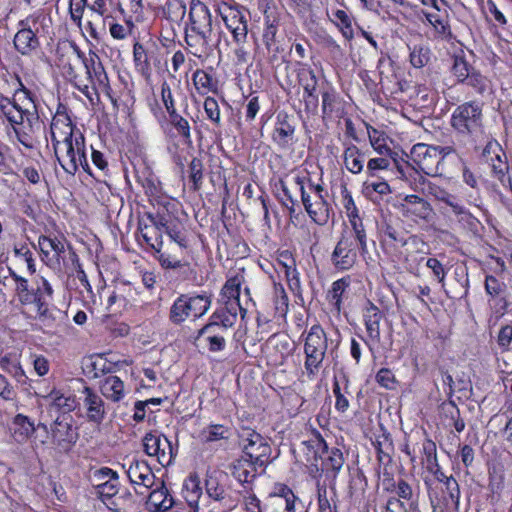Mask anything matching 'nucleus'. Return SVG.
Masks as SVG:
<instances>
[{
    "instance_id": "f257e3e1",
    "label": "nucleus",
    "mask_w": 512,
    "mask_h": 512,
    "mask_svg": "<svg viewBox=\"0 0 512 512\" xmlns=\"http://www.w3.org/2000/svg\"><path fill=\"white\" fill-rule=\"evenodd\" d=\"M20 88L13 99H0V112L12 125L17 140L27 149H34L39 143L43 125L37 114L31 92L20 82Z\"/></svg>"
},
{
    "instance_id": "f03ea898",
    "label": "nucleus",
    "mask_w": 512,
    "mask_h": 512,
    "mask_svg": "<svg viewBox=\"0 0 512 512\" xmlns=\"http://www.w3.org/2000/svg\"><path fill=\"white\" fill-rule=\"evenodd\" d=\"M451 127L459 136L475 148L484 139L482 105L476 101L458 105L451 115Z\"/></svg>"
},
{
    "instance_id": "7ed1b4c3",
    "label": "nucleus",
    "mask_w": 512,
    "mask_h": 512,
    "mask_svg": "<svg viewBox=\"0 0 512 512\" xmlns=\"http://www.w3.org/2000/svg\"><path fill=\"white\" fill-rule=\"evenodd\" d=\"M53 148L60 166L67 174L74 176L81 167L87 174L93 175L86 157L85 138L80 131H77L74 140L62 142Z\"/></svg>"
},
{
    "instance_id": "20e7f679",
    "label": "nucleus",
    "mask_w": 512,
    "mask_h": 512,
    "mask_svg": "<svg viewBox=\"0 0 512 512\" xmlns=\"http://www.w3.org/2000/svg\"><path fill=\"white\" fill-rule=\"evenodd\" d=\"M210 306V297L205 294L193 296L181 294L170 307L169 320L174 325H181L189 318H200Z\"/></svg>"
},
{
    "instance_id": "39448f33",
    "label": "nucleus",
    "mask_w": 512,
    "mask_h": 512,
    "mask_svg": "<svg viewBox=\"0 0 512 512\" xmlns=\"http://www.w3.org/2000/svg\"><path fill=\"white\" fill-rule=\"evenodd\" d=\"M240 438L243 446L242 458L260 466V470L264 471L271 457V447L267 440L252 429L243 430Z\"/></svg>"
},
{
    "instance_id": "423d86ee",
    "label": "nucleus",
    "mask_w": 512,
    "mask_h": 512,
    "mask_svg": "<svg viewBox=\"0 0 512 512\" xmlns=\"http://www.w3.org/2000/svg\"><path fill=\"white\" fill-rule=\"evenodd\" d=\"M78 410L88 422L99 425L107 417L110 406L101 393L84 386L78 399Z\"/></svg>"
},
{
    "instance_id": "0eeeda50",
    "label": "nucleus",
    "mask_w": 512,
    "mask_h": 512,
    "mask_svg": "<svg viewBox=\"0 0 512 512\" xmlns=\"http://www.w3.org/2000/svg\"><path fill=\"white\" fill-rule=\"evenodd\" d=\"M297 83L303 88V102L305 111L310 114H317L319 97L317 93L318 80L315 72L307 64L298 62L292 69Z\"/></svg>"
},
{
    "instance_id": "6e6552de",
    "label": "nucleus",
    "mask_w": 512,
    "mask_h": 512,
    "mask_svg": "<svg viewBox=\"0 0 512 512\" xmlns=\"http://www.w3.org/2000/svg\"><path fill=\"white\" fill-rule=\"evenodd\" d=\"M189 22L197 40L209 46L212 41V17L208 7L200 0L190 1Z\"/></svg>"
},
{
    "instance_id": "1a4fd4ad",
    "label": "nucleus",
    "mask_w": 512,
    "mask_h": 512,
    "mask_svg": "<svg viewBox=\"0 0 512 512\" xmlns=\"http://www.w3.org/2000/svg\"><path fill=\"white\" fill-rule=\"evenodd\" d=\"M53 296V288L47 279L41 277L36 282V289H32L31 294L24 298L22 305H32L35 308L37 318L42 322L54 320L50 301Z\"/></svg>"
},
{
    "instance_id": "9d476101",
    "label": "nucleus",
    "mask_w": 512,
    "mask_h": 512,
    "mask_svg": "<svg viewBox=\"0 0 512 512\" xmlns=\"http://www.w3.org/2000/svg\"><path fill=\"white\" fill-rule=\"evenodd\" d=\"M143 447L145 453L150 457H155L163 467L172 464L177 455V449L172 446L169 439L157 431L145 434Z\"/></svg>"
},
{
    "instance_id": "9b49d317",
    "label": "nucleus",
    "mask_w": 512,
    "mask_h": 512,
    "mask_svg": "<svg viewBox=\"0 0 512 512\" xmlns=\"http://www.w3.org/2000/svg\"><path fill=\"white\" fill-rule=\"evenodd\" d=\"M84 67L87 75L86 84L89 85L91 91L90 100L93 99V95L98 96L100 93L110 96L109 78L99 56L94 52H90L87 60H85Z\"/></svg>"
},
{
    "instance_id": "f8f14e48",
    "label": "nucleus",
    "mask_w": 512,
    "mask_h": 512,
    "mask_svg": "<svg viewBox=\"0 0 512 512\" xmlns=\"http://www.w3.org/2000/svg\"><path fill=\"white\" fill-rule=\"evenodd\" d=\"M410 156L415 165L428 176H440L444 169L438 160L437 149L435 146L425 143L415 144Z\"/></svg>"
},
{
    "instance_id": "ddd939ff",
    "label": "nucleus",
    "mask_w": 512,
    "mask_h": 512,
    "mask_svg": "<svg viewBox=\"0 0 512 512\" xmlns=\"http://www.w3.org/2000/svg\"><path fill=\"white\" fill-rule=\"evenodd\" d=\"M295 183L299 186L301 200L309 217L318 225H325L329 220V206L324 196L311 195L306 190L305 179L295 178Z\"/></svg>"
},
{
    "instance_id": "4468645a",
    "label": "nucleus",
    "mask_w": 512,
    "mask_h": 512,
    "mask_svg": "<svg viewBox=\"0 0 512 512\" xmlns=\"http://www.w3.org/2000/svg\"><path fill=\"white\" fill-rule=\"evenodd\" d=\"M127 476L134 487L137 494L145 496L153 487L158 484V481H163L157 478L152 472L151 468L145 461L133 460L127 470Z\"/></svg>"
},
{
    "instance_id": "2eb2a0df",
    "label": "nucleus",
    "mask_w": 512,
    "mask_h": 512,
    "mask_svg": "<svg viewBox=\"0 0 512 512\" xmlns=\"http://www.w3.org/2000/svg\"><path fill=\"white\" fill-rule=\"evenodd\" d=\"M485 162L490 166L492 175L497 178L504 186L506 180H509V163L507 155L501 145L494 139L487 142L483 149Z\"/></svg>"
},
{
    "instance_id": "dca6fc26",
    "label": "nucleus",
    "mask_w": 512,
    "mask_h": 512,
    "mask_svg": "<svg viewBox=\"0 0 512 512\" xmlns=\"http://www.w3.org/2000/svg\"><path fill=\"white\" fill-rule=\"evenodd\" d=\"M226 28L231 32L235 43H246L248 21L237 6L225 5L219 10Z\"/></svg>"
},
{
    "instance_id": "f3484780",
    "label": "nucleus",
    "mask_w": 512,
    "mask_h": 512,
    "mask_svg": "<svg viewBox=\"0 0 512 512\" xmlns=\"http://www.w3.org/2000/svg\"><path fill=\"white\" fill-rule=\"evenodd\" d=\"M72 422L71 415H58L51 426L53 443L61 451H69L78 439V434L76 429L73 428Z\"/></svg>"
},
{
    "instance_id": "a211bd4d",
    "label": "nucleus",
    "mask_w": 512,
    "mask_h": 512,
    "mask_svg": "<svg viewBox=\"0 0 512 512\" xmlns=\"http://www.w3.org/2000/svg\"><path fill=\"white\" fill-rule=\"evenodd\" d=\"M37 17L29 16L19 22V30L14 36V47L22 55H30L39 46L40 42L32 26L36 25Z\"/></svg>"
},
{
    "instance_id": "6ab92c4d",
    "label": "nucleus",
    "mask_w": 512,
    "mask_h": 512,
    "mask_svg": "<svg viewBox=\"0 0 512 512\" xmlns=\"http://www.w3.org/2000/svg\"><path fill=\"white\" fill-rule=\"evenodd\" d=\"M357 261V251L354 240L349 235H342L332 254L331 263L338 271L350 270Z\"/></svg>"
},
{
    "instance_id": "aec40b11",
    "label": "nucleus",
    "mask_w": 512,
    "mask_h": 512,
    "mask_svg": "<svg viewBox=\"0 0 512 512\" xmlns=\"http://www.w3.org/2000/svg\"><path fill=\"white\" fill-rule=\"evenodd\" d=\"M38 246L41 252L42 260L47 265H59L64 259L66 251V241L63 236L40 235Z\"/></svg>"
},
{
    "instance_id": "412c9836",
    "label": "nucleus",
    "mask_w": 512,
    "mask_h": 512,
    "mask_svg": "<svg viewBox=\"0 0 512 512\" xmlns=\"http://www.w3.org/2000/svg\"><path fill=\"white\" fill-rule=\"evenodd\" d=\"M442 484V496L436 504L430 496L434 512H459L460 488L458 482L453 476H449V479Z\"/></svg>"
},
{
    "instance_id": "4be33fe9",
    "label": "nucleus",
    "mask_w": 512,
    "mask_h": 512,
    "mask_svg": "<svg viewBox=\"0 0 512 512\" xmlns=\"http://www.w3.org/2000/svg\"><path fill=\"white\" fill-rule=\"evenodd\" d=\"M295 119L285 112L276 116L272 139L280 148H289L294 143Z\"/></svg>"
},
{
    "instance_id": "5701e85b",
    "label": "nucleus",
    "mask_w": 512,
    "mask_h": 512,
    "mask_svg": "<svg viewBox=\"0 0 512 512\" xmlns=\"http://www.w3.org/2000/svg\"><path fill=\"white\" fill-rule=\"evenodd\" d=\"M51 141L53 147L74 140L78 130L75 129L71 118L65 112H57L53 117L51 126Z\"/></svg>"
},
{
    "instance_id": "b1692460",
    "label": "nucleus",
    "mask_w": 512,
    "mask_h": 512,
    "mask_svg": "<svg viewBox=\"0 0 512 512\" xmlns=\"http://www.w3.org/2000/svg\"><path fill=\"white\" fill-rule=\"evenodd\" d=\"M363 319L368 337V339L365 340V344L372 352L374 345L380 343L381 340L380 321L382 319V313L376 305L369 302L364 310Z\"/></svg>"
},
{
    "instance_id": "393cba45",
    "label": "nucleus",
    "mask_w": 512,
    "mask_h": 512,
    "mask_svg": "<svg viewBox=\"0 0 512 512\" xmlns=\"http://www.w3.org/2000/svg\"><path fill=\"white\" fill-rule=\"evenodd\" d=\"M145 496H147L146 507L150 512H165L174 504L173 497L164 481H158V484L150 489Z\"/></svg>"
},
{
    "instance_id": "a878e982",
    "label": "nucleus",
    "mask_w": 512,
    "mask_h": 512,
    "mask_svg": "<svg viewBox=\"0 0 512 512\" xmlns=\"http://www.w3.org/2000/svg\"><path fill=\"white\" fill-rule=\"evenodd\" d=\"M226 333L220 327L207 323L198 331L196 341L205 344L210 352H221L226 348Z\"/></svg>"
},
{
    "instance_id": "bb28decb",
    "label": "nucleus",
    "mask_w": 512,
    "mask_h": 512,
    "mask_svg": "<svg viewBox=\"0 0 512 512\" xmlns=\"http://www.w3.org/2000/svg\"><path fill=\"white\" fill-rule=\"evenodd\" d=\"M49 401V412L59 415H70V412L78 408V400L71 393H64L61 390H52L47 396Z\"/></svg>"
},
{
    "instance_id": "cd10ccee",
    "label": "nucleus",
    "mask_w": 512,
    "mask_h": 512,
    "mask_svg": "<svg viewBox=\"0 0 512 512\" xmlns=\"http://www.w3.org/2000/svg\"><path fill=\"white\" fill-rule=\"evenodd\" d=\"M151 221V225L139 223V231L146 242L156 253H160L163 247L162 225H158V217H154L151 214L148 216Z\"/></svg>"
},
{
    "instance_id": "c85d7f7f",
    "label": "nucleus",
    "mask_w": 512,
    "mask_h": 512,
    "mask_svg": "<svg viewBox=\"0 0 512 512\" xmlns=\"http://www.w3.org/2000/svg\"><path fill=\"white\" fill-rule=\"evenodd\" d=\"M99 390L106 400L113 403H118L125 397L124 382L116 375L110 374L100 380Z\"/></svg>"
},
{
    "instance_id": "c756f323",
    "label": "nucleus",
    "mask_w": 512,
    "mask_h": 512,
    "mask_svg": "<svg viewBox=\"0 0 512 512\" xmlns=\"http://www.w3.org/2000/svg\"><path fill=\"white\" fill-rule=\"evenodd\" d=\"M158 225H162L164 233L172 242L177 244L179 251L183 254L189 246L187 235L183 225L178 221L168 220L163 216L158 217Z\"/></svg>"
},
{
    "instance_id": "7c9ffc66",
    "label": "nucleus",
    "mask_w": 512,
    "mask_h": 512,
    "mask_svg": "<svg viewBox=\"0 0 512 512\" xmlns=\"http://www.w3.org/2000/svg\"><path fill=\"white\" fill-rule=\"evenodd\" d=\"M343 164L352 174H360L364 170L365 153L350 141L343 142Z\"/></svg>"
},
{
    "instance_id": "2f4dec72",
    "label": "nucleus",
    "mask_w": 512,
    "mask_h": 512,
    "mask_svg": "<svg viewBox=\"0 0 512 512\" xmlns=\"http://www.w3.org/2000/svg\"><path fill=\"white\" fill-rule=\"evenodd\" d=\"M83 370L88 378L96 379L110 375L115 366L102 355H92L83 364Z\"/></svg>"
},
{
    "instance_id": "473e14b6",
    "label": "nucleus",
    "mask_w": 512,
    "mask_h": 512,
    "mask_svg": "<svg viewBox=\"0 0 512 512\" xmlns=\"http://www.w3.org/2000/svg\"><path fill=\"white\" fill-rule=\"evenodd\" d=\"M241 310L242 307H235L233 304H223L222 307L218 308L210 316L208 324H214L220 327L222 331L228 332V329L235 324L238 312Z\"/></svg>"
},
{
    "instance_id": "72a5a7b5",
    "label": "nucleus",
    "mask_w": 512,
    "mask_h": 512,
    "mask_svg": "<svg viewBox=\"0 0 512 512\" xmlns=\"http://www.w3.org/2000/svg\"><path fill=\"white\" fill-rule=\"evenodd\" d=\"M316 442L318 450L328 454L322 462L323 469L327 472L331 471L333 473V478H336L344 464L343 453L338 448H332L331 450H328L327 443L322 438H318Z\"/></svg>"
},
{
    "instance_id": "f704fd0d",
    "label": "nucleus",
    "mask_w": 512,
    "mask_h": 512,
    "mask_svg": "<svg viewBox=\"0 0 512 512\" xmlns=\"http://www.w3.org/2000/svg\"><path fill=\"white\" fill-rule=\"evenodd\" d=\"M243 281L244 276L243 274L240 273L228 278L223 288L221 289L220 301L226 305L233 304V306L235 305V307H241L239 302V296Z\"/></svg>"
},
{
    "instance_id": "c9c22d12",
    "label": "nucleus",
    "mask_w": 512,
    "mask_h": 512,
    "mask_svg": "<svg viewBox=\"0 0 512 512\" xmlns=\"http://www.w3.org/2000/svg\"><path fill=\"white\" fill-rule=\"evenodd\" d=\"M437 149L438 154V160L442 164V167L444 168V159L451 155L455 154L459 158H462L463 156L467 155L472 150H475L476 148L460 138L459 136L455 135L453 140L451 141V144L444 145V146H435Z\"/></svg>"
},
{
    "instance_id": "e433bc0d",
    "label": "nucleus",
    "mask_w": 512,
    "mask_h": 512,
    "mask_svg": "<svg viewBox=\"0 0 512 512\" xmlns=\"http://www.w3.org/2000/svg\"><path fill=\"white\" fill-rule=\"evenodd\" d=\"M259 469L260 466L241 457L234 462L232 475L242 484H251L256 479Z\"/></svg>"
},
{
    "instance_id": "4c0bfd02",
    "label": "nucleus",
    "mask_w": 512,
    "mask_h": 512,
    "mask_svg": "<svg viewBox=\"0 0 512 512\" xmlns=\"http://www.w3.org/2000/svg\"><path fill=\"white\" fill-rule=\"evenodd\" d=\"M426 193L439 204L450 208L452 211L461 200L457 195L450 193L446 188L432 182L425 185Z\"/></svg>"
},
{
    "instance_id": "58836bf2",
    "label": "nucleus",
    "mask_w": 512,
    "mask_h": 512,
    "mask_svg": "<svg viewBox=\"0 0 512 512\" xmlns=\"http://www.w3.org/2000/svg\"><path fill=\"white\" fill-rule=\"evenodd\" d=\"M200 483V479L196 474H191L183 483V497L193 509H197L199 499L202 495Z\"/></svg>"
},
{
    "instance_id": "ea45409f",
    "label": "nucleus",
    "mask_w": 512,
    "mask_h": 512,
    "mask_svg": "<svg viewBox=\"0 0 512 512\" xmlns=\"http://www.w3.org/2000/svg\"><path fill=\"white\" fill-rule=\"evenodd\" d=\"M385 235L389 237L391 240L399 242L401 246L407 247V251L416 250L419 252H424V249L427 248L426 243L417 235H411L405 238L390 226L387 227Z\"/></svg>"
},
{
    "instance_id": "a19ab883",
    "label": "nucleus",
    "mask_w": 512,
    "mask_h": 512,
    "mask_svg": "<svg viewBox=\"0 0 512 512\" xmlns=\"http://www.w3.org/2000/svg\"><path fill=\"white\" fill-rule=\"evenodd\" d=\"M169 123L172 128L176 131V136L182 140V143L188 146H191L192 135H191V127L186 118L181 116L178 112L169 114Z\"/></svg>"
},
{
    "instance_id": "79ce46f5",
    "label": "nucleus",
    "mask_w": 512,
    "mask_h": 512,
    "mask_svg": "<svg viewBox=\"0 0 512 512\" xmlns=\"http://www.w3.org/2000/svg\"><path fill=\"white\" fill-rule=\"evenodd\" d=\"M350 276H345L334 281L331 288L327 292L328 302L338 311L341 310L342 296L347 288L350 286Z\"/></svg>"
},
{
    "instance_id": "37998d69",
    "label": "nucleus",
    "mask_w": 512,
    "mask_h": 512,
    "mask_svg": "<svg viewBox=\"0 0 512 512\" xmlns=\"http://www.w3.org/2000/svg\"><path fill=\"white\" fill-rule=\"evenodd\" d=\"M410 63L414 68L425 67L431 60V49L426 44L408 45Z\"/></svg>"
},
{
    "instance_id": "c03bdc74",
    "label": "nucleus",
    "mask_w": 512,
    "mask_h": 512,
    "mask_svg": "<svg viewBox=\"0 0 512 512\" xmlns=\"http://www.w3.org/2000/svg\"><path fill=\"white\" fill-rule=\"evenodd\" d=\"M327 347V337L324 330L319 325H313L305 338L304 351L327 349Z\"/></svg>"
},
{
    "instance_id": "a18cd8bd",
    "label": "nucleus",
    "mask_w": 512,
    "mask_h": 512,
    "mask_svg": "<svg viewBox=\"0 0 512 512\" xmlns=\"http://www.w3.org/2000/svg\"><path fill=\"white\" fill-rule=\"evenodd\" d=\"M183 254L180 251H164L160 250V253H157V259L164 269H181L183 267H189V263L187 260L182 257Z\"/></svg>"
},
{
    "instance_id": "49530a36",
    "label": "nucleus",
    "mask_w": 512,
    "mask_h": 512,
    "mask_svg": "<svg viewBox=\"0 0 512 512\" xmlns=\"http://www.w3.org/2000/svg\"><path fill=\"white\" fill-rule=\"evenodd\" d=\"M96 495L104 502L112 501L114 496L118 494L119 488V479L118 475L113 476L110 479H106V481L94 484Z\"/></svg>"
},
{
    "instance_id": "de8ad7c7",
    "label": "nucleus",
    "mask_w": 512,
    "mask_h": 512,
    "mask_svg": "<svg viewBox=\"0 0 512 512\" xmlns=\"http://www.w3.org/2000/svg\"><path fill=\"white\" fill-rule=\"evenodd\" d=\"M425 17L429 24L434 28L437 37L443 40H449L452 38V32L446 17H443L438 13H426Z\"/></svg>"
},
{
    "instance_id": "09e8293b",
    "label": "nucleus",
    "mask_w": 512,
    "mask_h": 512,
    "mask_svg": "<svg viewBox=\"0 0 512 512\" xmlns=\"http://www.w3.org/2000/svg\"><path fill=\"white\" fill-rule=\"evenodd\" d=\"M106 505L114 512H129L134 508L135 501L132 493L125 489L121 492L118 490V494Z\"/></svg>"
},
{
    "instance_id": "8fccbe9b",
    "label": "nucleus",
    "mask_w": 512,
    "mask_h": 512,
    "mask_svg": "<svg viewBox=\"0 0 512 512\" xmlns=\"http://www.w3.org/2000/svg\"><path fill=\"white\" fill-rule=\"evenodd\" d=\"M203 442L210 443L230 437V428L222 424H210L200 432Z\"/></svg>"
},
{
    "instance_id": "3c124183",
    "label": "nucleus",
    "mask_w": 512,
    "mask_h": 512,
    "mask_svg": "<svg viewBox=\"0 0 512 512\" xmlns=\"http://www.w3.org/2000/svg\"><path fill=\"white\" fill-rule=\"evenodd\" d=\"M351 231H346L342 235H349L354 240V247H359L362 254L368 252L367 235L362 220H355L350 222Z\"/></svg>"
},
{
    "instance_id": "603ef678",
    "label": "nucleus",
    "mask_w": 512,
    "mask_h": 512,
    "mask_svg": "<svg viewBox=\"0 0 512 512\" xmlns=\"http://www.w3.org/2000/svg\"><path fill=\"white\" fill-rule=\"evenodd\" d=\"M327 349L307 350L304 367L309 377H314L322 365Z\"/></svg>"
},
{
    "instance_id": "864d4df0",
    "label": "nucleus",
    "mask_w": 512,
    "mask_h": 512,
    "mask_svg": "<svg viewBox=\"0 0 512 512\" xmlns=\"http://www.w3.org/2000/svg\"><path fill=\"white\" fill-rule=\"evenodd\" d=\"M401 211L405 217L412 219L414 222H418L419 220H426L430 216L432 208L431 205L423 199L415 205H410V207H406V209Z\"/></svg>"
},
{
    "instance_id": "5fc2aeb1",
    "label": "nucleus",
    "mask_w": 512,
    "mask_h": 512,
    "mask_svg": "<svg viewBox=\"0 0 512 512\" xmlns=\"http://www.w3.org/2000/svg\"><path fill=\"white\" fill-rule=\"evenodd\" d=\"M395 156L396 155H392V157H376L369 159L366 173L370 178H374L377 176V171L388 170L391 168L392 164L398 167V162Z\"/></svg>"
},
{
    "instance_id": "6e6d98bb",
    "label": "nucleus",
    "mask_w": 512,
    "mask_h": 512,
    "mask_svg": "<svg viewBox=\"0 0 512 512\" xmlns=\"http://www.w3.org/2000/svg\"><path fill=\"white\" fill-rule=\"evenodd\" d=\"M204 179V164L200 158L193 157L189 163V181L192 188L197 191L201 188Z\"/></svg>"
},
{
    "instance_id": "4d7b16f0",
    "label": "nucleus",
    "mask_w": 512,
    "mask_h": 512,
    "mask_svg": "<svg viewBox=\"0 0 512 512\" xmlns=\"http://www.w3.org/2000/svg\"><path fill=\"white\" fill-rule=\"evenodd\" d=\"M193 83L200 94H206L216 89V84L211 75L204 70H196L193 74Z\"/></svg>"
},
{
    "instance_id": "13d9d810",
    "label": "nucleus",
    "mask_w": 512,
    "mask_h": 512,
    "mask_svg": "<svg viewBox=\"0 0 512 512\" xmlns=\"http://www.w3.org/2000/svg\"><path fill=\"white\" fill-rule=\"evenodd\" d=\"M273 512H300L303 508L301 499L294 495L288 499L275 498L273 501Z\"/></svg>"
},
{
    "instance_id": "bf43d9fd",
    "label": "nucleus",
    "mask_w": 512,
    "mask_h": 512,
    "mask_svg": "<svg viewBox=\"0 0 512 512\" xmlns=\"http://www.w3.org/2000/svg\"><path fill=\"white\" fill-rule=\"evenodd\" d=\"M203 108H204L206 118L215 127L220 128L223 126L220 107H219V104L216 99H214L213 97L205 98Z\"/></svg>"
},
{
    "instance_id": "052dcab7",
    "label": "nucleus",
    "mask_w": 512,
    "mask_h": 512,
    "mask_svg": "<svg viewBox=\"0 0 512 512\" xmlns=\"http://www.w3.org/2000/svg\"><path fill=\"white\" fill-rule=\"evenodd\" d=\"M281 257L285 258L286 260H289L288 266L286 269L282 270L284 273L288 285L292 290H296L300 288V279H299V273L296 269L295 260L291 256V254L287 251L281 253Z\"/></svg>"
},
{
    "instance_id": "680f3d73",
    "label": "nucleus",
    "mask_w": 512,
    "mask_h": 512,
    "mask_svg": "<svg viewBox=\"0 0 512 512\" xmlns=\"http://www.w3.org/2000/svg\"><path fill=\"white\" fill-rule=\"evenodd\" d=\"M205 488L209 498L215 501H223L226 497L225 487L219 483L216 476H207L205 480Z\"/></svg>"
},
{
    "instance_id": "e2e57ef3",
    "label": "nucleus",
    "mask_w": 512,
    "mask_h": 512,
    "mask_svg": "<svg viewBox=\"0 0 512 512\" xmlns=\"http://www.w3.org/2000/svg\"><path fill=\"white\" fill-rule=\"evenodd\" d=\"M278 32V22L269 17L266 18L265 28L263 31V42L265 47L271 51L276 49V34Z\"/></svg>"
},
{
    "instance_id": "0e129e2a",
    "label": "nucleus",
    "mask_w": 512,
    "mask_h": 512,
    "mask_svg": "<svg viewBox=\"0 0 512 512\" xmlns=\"http://www.w3.org/2000/svg\"><path fill=\"white\" fill-rule=\"evenodd\" d=\"M133 60L136 68L142 73H147L150 69V64L148 60V54L145 50L144 46L136 42L133 46Z\"/></svg>"
},
{
    "instance_id": "69168bd1",
    "label": "nucleus",
    "mask_w": 512,
    "mask_h": 512,
    "mask_svg": "<svg viewBox=\"0 0 512 512\" xmlns=\"http://www.w3.org/2000/svg\"><path fill=\"white\" fill-rule=\"evenodd\" d=\"M363 192L367 197L372 198L373 193L387 195L391 192L389 184L382 180L367 179L363 183Z\"/></svg>"
},
{
    "instance_id": "338daca9",
    "label": "nucleus",
    "mask_w": 512,
    "mask_h": 512,
    "mask_svg": "<svg viewBox=\"0 0 512 512\" xmlns=\"http://www.w3.org/2000/svg\"><path fill=\"white\" fill-rule=\"evenodd\" d=\"M13 424L15 425V434L21 436L22 439L28 438L35 431L34 424L22 414L15 416Z\"/></svg>"
},
{
    "instance_id": "774afa93",
    "label": "nucleus",
    "mask_w": 512,
    "mask_h": 512,
    "mask_svg": "<svg viewBox=\"0 0 512 512\" xmlns=\"http://www.w3.org/2000/svg\"><path fill=\"white\" fill-rule=\"evenodd\" d=\"M452 213L458 217V221L463 223L464 226L468 227L471 230L477 228V226L479 224L478 219L476 217H474L465 208V206L461 203V201L456 206H454Z\"/></svg>"
}]
</instances>
